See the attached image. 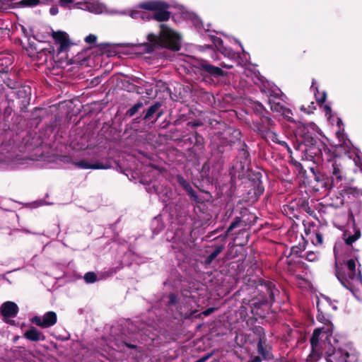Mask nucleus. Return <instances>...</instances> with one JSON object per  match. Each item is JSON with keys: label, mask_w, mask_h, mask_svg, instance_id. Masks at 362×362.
I'll list each match as a JSON object with an SVG mask.
<instances>
[{"label": "nucleus", "mask_w": 362, "mask_h": 362, "mask_svg": "<svg viewBox=\"0 0 362 362\" xmlns=\"http://www.w3.org/2000/svg\"><path fill=\"white\" fill-rule=\"evenodd\" d=\"M74 165L81 169H107L110 168L109 165H103L100 162H96L95 163H90L85 160H81L78 161H75L74 163Z\"/></svg>", "instance_id": "11"}, {"label": "nucleus", "mask_w": 362, "mask_h": 362, "mask_svg": "<svg viewBox=\"0 0 362 362\" xmlns=\"http://www.w3.org/2000/svg\"><path fill=\"white\" fill-rule=\"evenodd\" d=\"M281 144L282 145L286 144L285 141H283V142H281Z\"/></svg>", "instance_id": "47"}, {"label": "nucleus", "mask_w": 362, "mask_h": 362, "mask_svg": "<svg viewBox=\"0 0 362 362\" xmlns=\"http://www.w3.org/2000/svg\"><path fill=\"white\" fill-rule=\"evenodd\" d=\"M175 302V296L174 295L170 296V303H174Z\"/></svg>", "instance_id": "40"}, {"label": "nucleus", "mask_w": 362, "mask_h": 362, "mask_svg": "<svg viewBox=\"0 0 362 362\" xmlns=\"http://www.w3.org/2000/svg\"><path fill=\"white\" fill-rule=\"evenodd\" d=\"M332 337L329 334L325 339L319 341L318 350L313 351L312 348L311 354L308 356L307 361L313 362L319 358L320 351H325V360L327 362H357L358 358V352L351 346L346 345L344 347L336 348L332 344Z\"/></svg>", "instance_id": "1"}, {"label": "nucleus", "mask_w": 362, "mask_h": 362, "mask_svg": "<svg viewBox=\"0 0 362 362\" xmlns=\"http://www.w3.org/2000/svg\"><path fill=\"white\" fill-rule=\"evenodd\" d=\"M84 279L87 283H93L96 281V275L93 272H88L85 274Z\"/></svg>", "instance_id": "23"}, {"label": "nucleus", "mask_w": 362, "mask_h": 362, "mask_svg": "<svg viewBox=\"0 0 362 362\" xmlns=\"http://www.w3.org/2000/svg\"><path fill=\"white\" fill-rule=\"evenodd\" d=\"M317 239L320 243H322V236L321 235L317 234Z\"/></svg>", "instance_id": "42"}, {"label": "nucleus", "mask_w": 362, "mask_h": 362, "mask_svg": "<svg viewBox=\"0 0 362 362\" xmlns=\"http://www.w3.org/2000/svg\"><path fill=\"white\" fill-rule=\"evenodd\" d=\"M298 132L302 134L305 140H314L320 134L318 127L313 122H310L306 124H303L298 127Z\"/></svg>", "instance_id": "7"}, {"label": "nucleus", "mask_w": 362, "mask_h": 362, "mask_svg": "<svg viewBox=\"0 0 362 362\" xmlns=\"http://www.w3.org/2000/svg\"><path fill=\"white\" fill-rule=\"evenodd\" d=\"M21 4L26 6H36L39 3V0H23Z\"/></svg>", "instance_id": "26"}, {"label": "nucleus", "mask_w": 362, "mask_h": 362, "mask_svg": "<svg viewBox=\"0 0 362 362\" xmlns=\"http://www.w3.org/2000/svg\"><path fill=\"white\" fill-rule=\"evenodd\" d=\"M307 259L310 261H315L317 259V255L313 252H310L307 254Z\"/></svg>", "instance_id": "29"}, {"label": "nucleus", "mask_w": 362, "mask_h": 362, "mask_svg": "<svg viewBox=\"0 0 362 362\" xmlns=\"http://www.w3.org/2000/svg\"><path fill=\"white\" fill-rule=\"evenodd\" d=\"M168 9V8H162L156 11L151 18L158 22L168 21L170 17V13L167 11Z\"/></svg>", "instance_id": "14"}, {"label": "nucleus", "mask_w": 362, "mask_h": 362, "mask_svg": "<svg viewBox=\"0 0 362 362\" xmlns=\"http://www.w3.org/2000/svg\"><path fill=\"white\" fill-rule=\"evenodd\" d=\"M360 168H361V170H362V165H361V166H360Z\"/></svg>", "instance_id": "51"}, {"label": "nucleus", "mask_w": 362, "mask_h": 362, "mask_svg": "<svg viewBox=\"0 0 362 362\" xmlns=\"http://www.w3.org/2000/svg\"><path fill=\"white\" fill-rule=\"evenodd\" d=\"M361 236L359 230H356L354 234L351 236L346 237L345 241L347 245H351L354 242L358 240Z\"/></svg>", "instance_id": "20"}, {"label": "nucleus", "mask_w": 362, "mask_h": 362, "mask_svg": "<svg viewBox=\"0 0 362 362\" xmlns=\"http://www.w3.org/2000/svg\"><path fill=\"white\" fill-rule=\"evenodd\" d=\"M1 312L4 318L13 317L18 312V307L15 303L7 301L2 304Z\"/></svg>", "instance_id": "10"}, {"label": "nucleus", "mask_w": 362, "mask_h": 362, "mask_svg": "<svg viewBox=\"0 0 362 362\" xmlns=\"http://www.w3.org/2000/svg\"><path fill=\"white\" fill-rule=\"evenodd\" d=\"M223 247V246H217L214 251H213L206 258V263L207 264H211L213 260L221 252Z\"/></svg>", "instance_id": "18"}, {"label": "nucleus", "mask_w": 362, "mask_h": 362, "mask_svg": "<svg viewBox=\"0 0 362 362\" xmlns=\"http://www.w3.org/2000/svg\"><path fill=\"white\" fill-rule=\"evenodd\" d=\"M282 115L284 117H286L289 119L290 118V115H292V113L291 112L290 110L286 109V110H283Z\"/></svg>", "instance_id": "32"}, {"label": "nucleus", "mask_w": 362, "mask_h": 362, "mask_svg": "<svg viewBox=\"0 0 362 362\" xmlns=\"http://www.w3.org/2000/svg\"><path fill=\"white\" fill-rule=\"evenodd\" d=\"M159 35L149 33L147 36L148 43L139 45L146 52H151L154 47H165L173 50H178L181 44L180 35L165 24L160 25Z\"/></svg>", "instance_id": "2"}, {"label": "nucleus", "mask_w": 362, "mask_h": 362, "mask_svg": "<svg viewBox=\"0 0 362 362\" xmlns=\"http://www.w3.org/2000/svg\"><path fill=\"white\" fill-rule=\"evenodd\" d=\"M347 274L337 273V276L341 284L349 289L358 300H362V276L360 271L356 269V262L349 259L346 262Z\"/></svg>", "instance_id": "3"}, {"label": "nucleus", "mask_w": 362, "mask_h": 362, "mask_svg": "<svg viewBox=\"0 0 362 362\" xmlns=\"http://www.w3.org/2000/svg\"><path fill=\"white\" fill-rule=\"evenodd\" d=\"M202 69L214 76H219L223 75V71L218 67L209 64L206 62H204L200 64Z\"/></svg>", "instance_id": "13"}, {"label": "nucleus", "mask_w": 362, "mask_h": 362, "mask_svg": "<svg viewBox=\"0 0 362 362\" xmlns=\"http://www.w3.org/2000/svg\"><path fill=\"white\" fill-rule=\"evenodd\" d=\"M227 68H231L232 66H226Z\"/></svg>", "instance_id": "48"}, {"label": "nucleus", "mask_w": 362, "mask_h": 362, "mask_svg": "<svg viewBox=\"0 0 362 362\" xmlns=\"http://www.w3.org/2000/svg\"><path fill=\"white\" fill-rule=\"evenodd\" d=\"M318 309V314L317 315V320L325 325V327L317 328L314 330L313 336L310 339L311 347L313 349V351H317L319 346V341L325 339L327 334L332 337L333 331V325L331 323L329 319L320 311L319 308V302L317 304Z\"/></svg>", "instance_id": "4"}, {"label": "nucleus", "mask_w": 362, "mask_h": 362, "mask_svg": "<svg viewBox=\"0 0 362 362\" xmlns=\"http://www.w3.org/2000/svg\"><path fill=\"white\" fill-rule=\"evenodd\" d=\"M341 122H341V119H339V118H337V126H338V127H339V126H340V124H341Z\"/></svg>", "instance_id": "44"}, {"label": "nucleus", "mask_w": 362, "mask_h": 362, "mask_svg": "<svg viewBox=\"0 0 362 362\" xmlns=\"http://www.w3.org/2000/svg\"><path fill=\"white\" fill-rule=\"evenodd\" d=\"M314 86V81H313V83H312V87Z\"/></svg>", "instance_id": "49"}, {"label": "nucleus", "mask_w": 362, "mask_h": 362, "mask_svg": "<svg viewBox=\"0 0 362 362\" xmlns=\"http://www.w3.org/2000/svg\"><path fill=\"white\" fill-rule=\"evenodd\" d=\"M76 8L100 14L107 11L106 6L99 0H78Z\"/></svg>", "instance_id": "5"}, {"label": "nucleus", "mask_w": 362, "mask_h": 362, "mask_svg": "<svg viewBox=\"0 0 362 362\" xmlns=\"http://www.w3.org/2000/svg\"><path fill=\"white\" fill-rule=\"evenodd\" d=\"M185 189L189 193V194L192 197H196L194 191L192 189L189 185H186L185 186Z\"/></svg>", "instance_id": "30"}, {"label": "nucleus", "mask_w": 362, "mask_h": 362, "mask_svg": "<svg viewBox=\"0 0 362 362\" xmlns=\"http://www.w3.org/2000/svg\"><path fill=\"white\" fill-rule=\"evenodd\" d=\"M260 361H261V358L259 356L255 357L254 359L252 360V362H260Z\"/></svg>", "instance_id": "43"}, {"label": "nucleus", "mask_w": 362, "mask_h": 362, "mask_svg": "<svg viewBox=\"0 0 362 362\" xmlns=\"http://www.w3.org/2000/svg\"><path fill=\"white\" fill-rule=\"evenodd\" d=\"M24 337L32 341H44L45 336L35 327H32L25 332Z\"/></svg>", "instance_id": "12"}, {"label": "nucleus", "mask_w": 362, "mask_h": 362, "mask_svg": "<svg viewBox=\"0 0 362 362\" xmlns=\"http://www.w3.org/2000/svg\"><path fill=\"white\" fill-rule=\"evenodd\" d=\"M323 110L325 112L326 116H327L328 119H330L332 117V109L331 107L328 105H322Z\"/></svg>", "instance_id": "28"}, {"label": "nucleus", "mask_w": 362, "mask_h": 362, "mask_svg": "<svg viewBox=\"0 0 362 362\" xmlns=\"http://www.w3.org/2000/svg\"><path fill=\"white\" fill-rule=\"evenodd\" d=\"M78 0H60L59 3L62 6L67 7L69 4H72L74 7L76 8V3H78Z\"/></svg>", "instance_id": "24"}, {"label": "nucleus", "mask_w": 362, "mask_h": 362, "mask_svg": "<svg viewBox=\"0 0 362 362\" xmlns=\"http://www.w3.org/2000/svg\"><path fill=\"white\" fill-rule=\"evenodd\" d=\"M302 110H305V108L303 107H301Z\"/></svg>", "instance_id": "50"}, {"label": "nucleus", "mask_w": 362, "mask_h": 362, "mask_svg": "<svg viewBox=\"0 0 362 362\" xmlns=\"http://www.w3.org/2000/svg\"><path fill=\"white\" fill-rule=\"evenodd\" d=\"M333 175L337 180H340L341 177V167L337 163L332 164Z\"/></svg>", "instance_id": "22"}, {"label": "nucleus", "mask_w": 362, "mask_h": 362, "mask_svg": "<svg viewBox=\"0 0 362 362\" xmlns=\"http://www.w3.org/2000/svg\"><path fill=\"white\" fill-rule=\"evenodd\" d=\"M197 311H192V312H189V313H183L182 315L185 317H192V315H194V313H196Z\"/></svg>", "instance_id": "37"}, {"label": "nucleus", "mask_w": 362, "mask_h": 362, "mask_svg": "<svg viewBox=\"0 0 362 362\" xmlns=\"http://www.w3.org/2000/svg\"><path fill=\"white\" fill-rule=\"evenodd\" d=\"M58 13V8L57 7H52L50 8V13L52 15H56Z\"/></svg>", "instance_id": "36"}, {"label": "nucleus", "mask_w": 362, "mask_h": 362, "mask_svg": "<svg viewBox=\"0 0 362 362\" xmlns=\"http://www.w3.org/2000/svg\"><path fill=\"white\" fill-rule=\"evenodd\" d=\"M214 310H215L214 308H209L206 309V310H204L202 313V315H203L204 316H207V315H209L210 314H211Z\"/></svg>", "instance_id": "31"}, {"label": "nucleus", "mask_w": 362, "mask_h": 362, "mask_svg": "<svg viewBox=\"0 0 362 362\" xmlns=\"http://www.w3.org/2000/svg\"><path fill=\"white\" fill-rule=\"evenodd\" d=\"M129 16H130V17H132V18H134V19H136L139 18H143L142 13L137 9L132 10L129 12Z\"/></svg>", "instance_id": "25"}, {"label": "nucleus", "mask_w": 362, "mask_h": 362, "mask_svg": "<svg viewBox=\"0 0 362 362\" xmlns=\"http://www.w3.org/2000/svg\"><path fill=\"white\" fill-rule=\"evenodd\" d=\"M238 225V222H233L230 226H229L228 230L230 231L233 230L234 228H235Z\"/></svg>", "instance_id": "39"}, {"label": "nucleus", "mask_w": 362, "mask_h": 362, "mask_svg": "<svg viewBox=\"0 0 362 362\" xmlns=\"http://www.w3.org/2000/svg\"><path fill=\"white\" fill-rule=\"evenodd\" d=\"M324 299L326 300V302L332 307V308L334 310H336L337 309V306L334 305H332V303H331V300L329 298H328L327 297H325Z\"/></svg>", "instance_id": "35"}, {"label": "nucleus", "mask_w": 362, "mask_h": 362, "mask_svg": "<svg viewBox=\"0 0 362 362\" xmlns=\"http://www.w3.org/2000/svg\"><path fill=\"white\" fill-rule=\"evenodd\" d=\"M213 42H214V45L218 49H220V51L225 55L228 56V57H230V54H231V51L230 50H228L227 49H223L221 47V45H222V43H223V41L221 39H220L219 37H214V40H213Z\"/></svg>", "instance_id": "17"}, {"label": "nucleus", "mask_w": 362, "mask_h": 362, "mask_svg": "<svg viewBox=\"0 0 362 362\" xmlns=\"http://www.w3.org/2000/svg\"><path fill=\"white\" fill-rule=\"evenodd\" d=\"M178 180L180 185H182L184 187L186 185H189L183 177H179Z\"/></svg>", "instance_id": "34"}, {"label": "nucleus", "mask_w": 362, "mask_h": 362, "mask_svg": "<svg viewBox=\"0 0 362 362\" xmlns=\"http://www.w3.org/2000/svg\"><path fill=\"white\" fill-rule=\"evenodd\" d=\"M156 107L152 106L148 110V112L146 114V117H149L151 116L155 111H156Z\"/></svg>", "instance_id": "33"}, {"label": "nucleus", "mask_w": 362, "mask_h": 362, "mask_svg": "<svg viewBox=\"0 0 362 362\" xmlns=\"http://www.w3.org/2000/svg\"><path fill=\"white\" fill-rule=\"evenodd\" d=\"M115 13H118L119 15H125L126 14V12L124 11H121V12H115Z\"/></svg>", "instance_id": "45"}, {"label": "nucleus", "mask_w": 362, "mask_h": 362, "mask_svg": "<svg viewBox=\"0 0 362 362\" xmlns=\"http://www.w3.org/2000/svg\"><path fill=\"white\" fill-rule=\"evenodd\" d=\"M97 40V36L93 34H90L85 38V42L88 44H93Z\"/></svg>", "instance_id": "27"}, {"label": "nucleus", "mask_w": 362, "mask_h": 362, "mask_svg": "<svg viewBox=\"0 0 362 362\" xmlns=\"http://www.w3.org/2000/svg\"><path fill=\"white\" fill-rule=\"evenodd\" d=\"M140 105H135L129 111H130V115H133L134 112L137 110V109L139 107Z\"/></svg>", "instance_id": "38"}, {"label": "nucleus", "mask_w": 362, "mask_h": 362, "mask_svg": "<svg viewBox=\"0 0 362 362\" xmlns=\"http://www.w3.org/2000/svg\"><path fill=\"white\" fill-rule=\"evenodd\" d=\"M57 320V314L53 311L47 312L42 317L35 316L31 319L33 323L42 328L52 327Z\"/></svg>", "instance_id": "6"}, {"label": "nucleus", "mask_w": 362, "mask_h": 362, "mask_svg": "<svg viewBox=\"0 0 362 362\" xmlns=\"http://www.w3.org/2000/svg\"><path fill=\"white\" fill-rule=\"evenodd\" d=\"M182 16L185 18L190 19L199 30L201 29L202 22L194 13H190L183 8Z\"/></svg>", "instance_id": "15"}, {"label": "nucleus", "mask_w": 362, "mask_h": 362, "mask_svg": "<svg viewBox=\"0 0 362 362\" xmlns=\"http://www.w3.org/2000/svg\"><path fill=\"white\" fill-rule=\"evenodd\" d=\"M170 6L169 4L161 0H146L140 2L137 8L146 11H156L158 9L169 8Z\"/></svg>", "instance_id": "8"}, {"label": "nucleus", "mask_w": 362, "mask_h": 362, "mask_svg": "<svg viewBox=\"0 0 362 362\" xmlns=\"http://www.w3.org/2000/svg\"><path fill=\"white\" fill-rule=\"evenodd\" d=\"M0 163H3L11 168H14L19 163L11 158L10 155L0 153Z\"/></svg>", "instance_id": "16"}, {"label": "nucleus", "mask_w": 362, "mask_h": 362, "mask_svg": "<svg viewBox=\"0 0 362 362\" xmlns=\"http://www.w3.org/2000/svg\"><path fill=\"white\" fill-rule=\"evenodd\" d=\"M316 92H315V95L316 97V100L319 103H323L327 98V94L325 91L320 93L317 88H315Z\"/></svg>", "instance_id": "21"}, {"label": "nucleus", "mask_w": 362, "mask_h": 362, "mask_svg": "<svg viewBox=\"0 0 362 362\" xmlns=\"http://www.w3.org/2000/svg\"><path fill=\"white\" fill-rule=\"evenodd\" d=\"M271 109L274 110H276V111H279L277 107H274L272 105L271 106Z\"/></svg>", "instance_id": "46"}, {"label": "nucleus", "mask_w": 362, "mask_h": 362, "mask_svg": "<svg viewBox=\"0 0 362 362\" xmlns=\"http://www.w3.org/2000/svg\"><path fill=\"white\" fill-rule=\"evenodd\" d=\"M52 36L56 42L59 44V52H63L68 49L70 45V40L66 33L61 30L53 31Z\"/></svg>", "instance_id": "9"}, {"label": "nucleus", "mask_w": 362, "mask_h": 362, "mask_svg": "<svg viewBox=\"0 0 362 362\" xmlns=\"http://www.w3.org/2000/svg\"><path fill=\"white\" fill-rule=\"evenodd\" d=\"M259 353L262 355V358L267 359L270 358V353L264 349L262 341L260 340L257 344Z\"/></svg>", "instance_id": "19"}, {"label": "nucleus", "mask_w": 362, "mask_h": 362, "mask_svg": "<svg viewBox=\"0 0 362 362\" xmlns=\"http://www.w3.org/2000/svg\"><path fill=\"white\" fill-rule=\"evenodd\" d=\"M309 109H310V110L307 111L308 113H310L312 112V110L315 109L314 103H312L311 105L309 106Z\"/></svg>", "instance_id": "41"}]
</instances>
